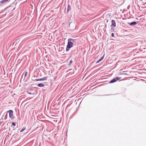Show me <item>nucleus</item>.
<instances>
[{"label":"nucleus","instance_id":"1","mask_svg":"<svg viewBox=\"0 0 146 146\" xmlns=\"http://www.w3.org/2000/svg\"><path fill=\"white\" fill-rule=\"evenodd\" d=\"M73 44L71 41H70V40L68 39V44L66 48V51H68L73 46Z\"/></svg>","mask_w":146,"mask_h":146},{"label":"nucleus","instance_id":"2","mask_svg":"<svg viewBox=\"0 0 146 146\" xmlns=\"http://www.w3.org/2000/svg\"><path fill=\"white\" fill-rule=\"evenodd\" d=\"M121 78L118 77H115V78H114L113 79L111 80L109 82V83L110 84L113 83L114 82H115L118 80H119Z\"/></svg>","mask_w":146,"mask_h":146},{"label":"nucleus","instance_id":"3","mask_svg":"<svg viewBox=\"0 0 146 146\" xmlns=\"http://www.w3.org/2000/svg\"><path fill=\"white\" fill-rule=\"evenodd\" d=\"M9 113V117L11 119H13L14 118V116L13 115V111L12 110H10L7 111Z\"/></svg>","mask_w":146,"mask_h":146},{"label":"nucleus","instance_id":"4","mask_svg":"<svg viewBox=\"0 0 146 146\" xmlns=\"http://www.w3.org/2000/svg\"><path fill=\"white\" fill-rule=\"evenodd\" d=\"M138 22H139L138 21H137V22L134 21L131 23H128L130 26H133L136 25Z\"/></svg>","mask_w":146,"mask_h":146},{"label":"nucleus","instance_id":"5","mask_svg":"<svg viewBox=\"0 0 146 146\" xmlns=\"http://www.w3.org/2000/svg\"><path fill=\"white\" fill-rule=\"evenodd\" d=\"M111 27H116V24L114 20H111Z\"/></svg>","mask_w":146,"mask_h":146},{"label":"nucleus","instance_id":"6","mask_svg":"<svg viewBox=\"0 0 146 146\" xmlns=\"http://www.w3.org/2000/svg\"><path fill=\"white\" fill-rule=\"evenodd\" d=\"M70 41H71V42L73 44V43H76L77 42V40L76 39H73L72 38H70L68 39Z\"/></svg>","mask_w":146,"mask_h":146},{"label":"nucleus","instance_id":"7","mask_svg":"<svg viewBox=\"0 0 146 146\" xmlns=\"http://www.w3.org/2000/svg\"><path fill=\"white\" fill-rule=\"evenodd\" d=\"M71 10V6L69 4H68V5L67 13H68L69 11H70Z\"/></svg>","mask_w":146,"mask_h":146},{"label":"nucleus","instance_id":"8","mask_svg":"<svg viewBox=\"0 0 146 146\" xmlns=\"http://www.w3.org/2000/svg\"><path fill=\"white\" fill-rule=\"evenodd\" d=\"M47 78V76L44 77L42 78L39 79L40 81H43L46 80Z\"/></svg>","mask_w":146,"mask_h":146},{"label":"nucleus","instance_id":"9","mask_svg":"<svg viewBox=\"0 0 146 146\" xmlns=\"http://www.w3.org/2000/svg\"><path fill=\"white\" fill-rule=\"evenodd\" d=\"M45 86V85L42 83L39 84L38 85V86L40 87H44Z\"/></svg>","mask_w":146,"mask_h":146},{"label":"nucleus","instance_id":"10","mask_svg":"<svg viewBox=\"0 0 146 146\" xmlns=\"http://www.w3.org/2000/svg\"><path fill=\"white\" fill-rule=\"evenodd\" d=\"M11 0H3L1 1L2 2L3 4L7 2H9Z\"/></svg>","mask_w":146,"mask_h":146},{"label":"nucleus","instance_id":"11","mask_svg":"<svg viewBox=\"0 0 146 146\" xmlns=\"http://www.w3.org/2000/svg\"><path fill=\"white\" fill-rule=\"evenodd\" d=\"M104 55L102 56L98 60H99V61H100V62L104 58Z\"/></svg>","mask_w":146,"mask_h":146},{"label":"nucleus","instance_id":"12","mask_svg":"<svg viewBox=\"0 0 146 146\" xmlns=\"http://www.w3.org/2000/svg\"><path fill=\"white\" fill-rule=\"evenodd\" d=\"M26 129V128H23L20 131V132H23V131Z\"/></svg>","mask_w":146,"mask_h":146},{"label":"nucleus","instance_id":"13","mask_svg":"<svg viewBox=\"0 0 146 146\" xmlns=\"http://www.w3.org/2000/svg\"><path fill=\"white\" fill-rule=\"evenodd\" d=\"M73 62V61L72 60H71L69 62V64H68V65H70Z\"/></svg>","mask_w":146,"mask_h":146},{"label":"nucleus","instance_id":"14","mask_svg":"<svg viewBox=\"0 0 146 146\" xmlns=\"http://www.w3.org/2000/svg\"><path fill=\"white\" fill-rule=\"evenodd\" d=\"M12 125L14 126H15L16 125V123L14 122H12Z\"/></svg>","mask_w":146,"mask_h":146},{"label":"nucleus","instance_id":"15","mask_svg":"<svg viewBox=\"0 0 146 146\" xmlns=\"http://www.w3.org/2000/svg\"><path fill=\"white\" fill-rule=\"evenodd\" d=\"M27 72H26L25 74V76H24L25 77L27 76Z\"/></svg>","mask_w":146,"mask_h":146},{"label":"nucleus","instance_id":"16","mask_svg":"<svg viewBox=\"0 0 146 146\" xmlns=\"http://www.w3.org/2000/svg\"><path fill=\"white\" fill-rule=\"evenodd\" d=\"M114 31V29L112 28V27H111V32Z\"/></svg>","mask_w":146,"mask_h":146},{"label":"nucleus","instance_id":"17","mask_svg":"<svg viewBox=\"0 0 146 146\" xmlns=\"http://www.w3.org/2000/svg\"><path fill=\"white\" fill-rule=\"evenodd\" d=\"M3 4L2 2L1 1H0V6H2L3 5Z\"/></svg>","mask_w":146,"mask_h":146},{"label":"nucleus","instance_id":"18","mask_svg":"<svg viewBox=\"0 0 146 146\" xmlns=\"http://www.w3.org/2000/svg\"><path fill=\"white\" fill-rule=\"evenodd\" d=\"M111 36L112 37H113L114 36V33H112L111 34Z\"/></svg>","mask_w":146,"mask_h":146},{"label":"nucleus","instance_id":"19","mask_svg":"<svg viewBox=\"0 0 146 146\" xmlns=\"http://www.w3.org/2000/svg\"><path fill=\"white\" fill-rule=\"evenodd\" d=\"M34 81H40V80H39V79H35V80H34Z\"/></svg>","mask_w":146,"mask_h":146},{"label":"nucleus","instance_id":"20","mask_svg":"<svg viewBox=\"0 0 146 146\" xmlns=\"http://www.w3.org/2000/svg\"><path fill=\"white\" fill-rule=\"evenodd\" d=\"M100 62V61H99V60H98V61H97L96 62V64H97V63H99Z\"/></svg>","mask_w":146,"mask_h":146},{"label":"nucleus","instance_id":"21","mask_svg":"<svg viewBox=\"0 0 146 146\" xmlns=\"http://www.w3.org/2000/svg\"><path fill=\"white\" fill-rule=\"evenodd\" d=\"M28 93L29 94H32L31 92H28Z\"/></svg>","mask_w":146,"mask_h":146},{"label":"nucleus","instance_id":"22","mask_svg":"<svg viewBox=\"0 0 146 146\" xmlns=\"http://www.w3.org/2000/svg\"><path fill=\"white\" fill-rule=\"evenodd\" d=\"M104 21H106V22H108V20L107 19L105 20Z\"/></svg>","mask_w":146,"mask_h":146},{"label":"nucleus","instance_id":"23","mask_svg":"<svg viewBox=\"0 0 146 146\" xmlns=\"http://www.w3.org/2000/svg\"><path fill=\"white\" fill-rule=\"evenodd\" d=\"M15 8V7H14V8L13 9V10H14Z\"/></svg>","mask_w":146,"mask_h":146}]
</instances>
